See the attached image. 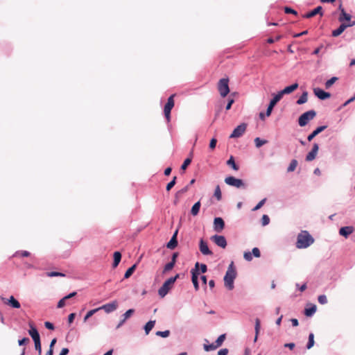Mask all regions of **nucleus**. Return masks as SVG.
Segmentation results:
<instances>
[{
	"label": "nucleus",
	"mask_w": 355,
	"mask_h": 355,
	"mask_svg": "<svg viewBox=\"0 0 355 355\" xmlns=\"http://www.w3.org/2000/svg\"><path fill=\"white\" fill-rule=\"evenodd\" d=\"M316 116V112L311 110L302 114L298 118V124L301 127H304Z\"/></svg>",
	"instance_id": "nucleus-4"
},
{
	"label": "nucleus",
	"mask_w": 355,
	"mask_h": 355,
	"mask_svg": "<svg viewBox=\"0 0 355 355\" xmlns=\"http://www.w3.org/2000/svg\"><path fill=\"white\" fill-rule=\"evenodd\" d=\"M18 254H20L21 257H26L30 256L31 254H30V252L28 251L21 250V251H17L15 253V256H17Z\"/></svg>",
	"instance_id": "nucleus-58"
},
{
	"label": "nucleus",
	"mask_w": 355,
	"mask_h": 355,
	"mask_svg": "<svg viewBox=\"0 0 355 355\" xmlns=\"http://www.w3.org/2000/svg\"><path fill=\"white\" fill-rule=\"evenodd\" d=\"M198 267H200L199 272H200L201 273H205L207 270V266L205 263H199Z\"/></svg>",
	"instance_id": "nucleus-60"
},
{
	"label": "nucleus",
	"mask_w": 355,
	"mask_h": 355,
	"mask_svg": "<svg viewBox=\"0 0 355 355\" xmlns=\"http://www.w3.org/2000/svg\"><path fill=\"white\" fill-rule=\"evenodd\" d=\"M35 349L38 352V355L42 354L41 340H34Z\"/></svg>",
	"instance_id": "nucleus-46"
},
{
	"label": "nucleus",
	"mask_w": 355,
	"mask_h": 355,
	"mask_svg": "<svg viewBox=\"0 0 355 355\" xmlns=\"http://www.w3.org/2000/svg\"><path fill=\"white\" fill-rule=\"evenodd\" d=\"M247 128V124L245 123H242L238 126H236L232 134L230 135V138H239L241 137L244 132H245Z\"/></svg>",
	"instance_id": "nucleus-9"
},
{
	"label": "nucleus",
	"mask_w": 355,
	"mask_h": 355,
	"mask_svg": "<svg viewBox=\"0 0 355 355\" xmlns=\"http://www.w3.org/2000/svg\"><path fill=\"white\" fill-rule=\"evenodd\" d=\"M354 228L353 226H344L339 229V234L345 239L353 233Z\"/></svg>",
	"instance_id": "nucleus-21"
},
{
	"label": "nucleus",
	"mask_w": 355,
	"mask_h": 355,
	"mask_svg": "<svg viewBox=\"0 0 355 355\" xmlns=\"http://www.w3.org/2000/svg\"><path fill=\"white\" fill-rule=\"evenodd\" d=\"M267 142H268L267 140L262 139H261L259 137H256L254 139V144H255V146L257 148H261L262 146L266 144Z\"/></svg>",
	"instance_id": "nucleus-37"
},
{
	"label": "nucleus",
	"mask_w": 355,
	"mask_h": 355,
	"mask_svg": "<svg viewBox=\"0 0 355 355\" xmlns=\"http://www.w3.org/2000/svg\"><path fill=\"white\" fill-rule=\"evenodd\" d=\"M228 352H229L228 349H227V348H223V349H220L218 352L217 355H227V354H228Z\"/></svg>",
	"instance_id": "nucleus-64"
},
{
	"label": "nucleus",
	"mask_w": 355,
	"mask_h": 355,
	"mask_svg": "<svg viewBox=\"0 0 355 355\" xmlns=\"http://www.w3.org/2000/svg\"><path fill=\"white\" fill-rule=\"evenodd\" d=\"M44 326L46 329L49 330H53L55 329L54 324L49 321L44 322Z\"/></svg>",
	"instance_id": "nucleus-62"
},
{
	"label": "nucleus",
	"mask_w": 355,
	"mask_h": 355,
	"mask_svg": "<svg viewBox=\"0 0 355 355\" xmlns=\"http://www.w3.org/2000/svg\"><path fill=\"white\" fill-rule=\"evenodd\" d=\"M299 87L297 83H295L291 85L285 87L282 90L277 92L278 96L282 98L285 94H289L296 90Z\"/></svg>",
	"instance_id": "nucleus-13"
},
{
	"label": "nucleus",
	"mask_w": 355,
	"mask_h": 355,
	"mask_svg": "<svg viewBox=\"0 0 355 355\" xmlns=\"http://www.w3.org/2000/svg\"><path fill=\"white\" fill-rule=\"evenodd\" d=\"M314 242L313 236L306 230L302 231L297 237L296 247L298 249L306 248Z\"/></svg>",
	"instance_id": "nucleus-1"
},
{
	"label": "nucleus",
	"mask_w": 355,
	"mask_h": 355,
	"mask_svg": "<svg viewBox=\"0 0 355 355\" xmlns=\"http://www.w3.org/2000/svg\"><path fill=\"white\" fill-rule=\"evenodd\" d=\"M170 331L169 330H165V331H157L155 333V335L162 338H167L170 336Z\"/></svg>",
	"instance_id": "nucleus-41"
},
{
	"label": "nucleus",
	"mask_w": 355,
	"mask_h": 355,
	"mask_svg": "<svg viewBox=\"0 0 355 355\" xmlns=\"http://www.w3.org/2000/svg\"><path fill=\"white\" fill-rule=\"evenodd\" d=\"M308 100V92L304 91L300 97L297 100L296 103L297 105H302L307 102Z\"/></svg>",
	"instance_id": "nucleus-30"
},
{
	"label": "nucleus",
	"mask_w": 355,
	"mask_h": 355,
	"mask_svg": "<svg viewBox=\"0 0 355 355\" xmlns=\"http://www.w3.org/2000/svg\"><path fill=\"white\" fill-rule=\"evenodd\" d=\"M189 189V185L185 186L184 187H183L182 189H181L180 190L177 191V193H175L176 197L178 198V196H180L182 194L187 192Z\"/></svg>",
	"instance_id": "nucleus-54"
},
{
	"label": "nucleus",
	"mask_w": 355,
	"mask_h": 355,
	"mask_svg": "<svg viewBox=\"0 0 355 355\" xmlns=\"http://www.w3.org/2000/svg\"><path fill=\"white\" fill-rule=\"evenodd\" d=\"M338 10H340V13L338 17V21L341 23H345L347 21H350L352 19V15L349 13H347L345 12V10L343 7L342 3H340L338 6Z\"/></svg>",
	"instance_id": "nucleus-14"
},
{
	"label": "nucleus",
	"mask_w": 355,
	"mask_h": 355,
	"mask_svg": "<svg viewBox=\"0 0 355 355\" xmlns=\"http://www.w3.org/2000/svg\"><path fill=\"white\" fill-rule=\"evenodd\" d=\"M227 164L234 171H238L239 169V166L236 164L234 157L232 155H231L227 161Z\"/></svg>",
	"instance_id": "nucleus-31"
},
{
	"label": "nucleus",
	"mask_w": 355,
	"mask_h": 355,
	"mask_svg": "<svg viewBox=\"0 0 355 355\" xmlns=\"http://www.w3.org/2000/svg\"><path fill=\"white\" fill-rule=\"evenodd\" d=\"M297 164L298 162L296 159H292L288 167L287 168V172L290 173L294 171L297 166Z\"/></svg>",
	"instance_id": "nucleus-36"
},
{
	"label": "nucleus",
	"mask_w": 355,
	"mask_h": 355,
	"mask_svg": "<svg viewBox=\"0 0 355 355\" xmlns=\"http://www.w3.org/2000/svg\"><path fill=\"white\" fill-rule=\"evenodd\" d=\"M46 276L53 277H64L65 275L60 272L57 271H51L46 272Z\"/></svg>",
	"instance_id": "nucleus-45"
},
{
	"label": "nucleus",
	"mask_w": 355,
	"mask_h": 355,
	"mask_svg": "<svg viewBox=\"0 0 355 355\" xmlns=\"http://www.w3.org/2000/svg\"><path fill=\"white\" fill-rule=\"evenodd\" d=\"M338 78L336 76L331 77L330 79L327 80L325 83V88L329 89L336 80H338Z\"/></svg>",
	"instance_id": "nucleus-38"
},
{
	"label": "nucleus",
	"mask_w": 355,
	"mask_h": 355,
	"mask_svg": "<svg viewBox=\"0 0 355 355\" xmlns=\"http://www.w3.org/2000/svg\"><path fill=\"white\" fill-rule=\"evenodd\" d=\"M180 277V274H176L174 277H171L166 279L162 286L158 290V295L160 297H164L172 288L174 283Z\"/></svg>",
	"instance_id": "nucleus-3"
},
{
	"label": "nucleus",
	"mask_w": 355,
	"mask_h": 355,
	"mask_svg": "<svg viewBox=\"0 0 355 355\" xmlns=\"http://www.w3.org/2000/svg\"><path fill=\"white\" fill-rule=\"evenodd\" d=\"M177 177L174 176L173 179L167 184L166 187V189L167 191H169L176 184Z\"/></svg>",
	"instance_id": "nucleus-43"
},
{
	"label": "nucleus",
	"mask_w": 355,
	"mask_h": 355,
	"mask_svg": "<svg viewBox=\"0 0 355 355\" xmlns=\"http://www.w3.org/2000/svg\"><path fill=\"white\" fill-rule=\"evenodd\" d=\"M314 94L320 99V100H326L331 97V94L328 92H325L321 88L316 87L313 89Z\"/></svg>",
	"instance_id": "nucleus-15"
},
{
	"label": "nucleus",
	"mask_w": 355,
	"mask_h": 355,
	"mask_svg": "<svg viewBox=\"0 0 355 355\" xmlns=\"http://www.w3.org/2000/svg\"><path fill=\"white\" fill-rule=\"evenodd\" d=\"M225 182L231 187L237 189H246L247 186L244 181L241 179L236 178L234 176H227L225 178Z\"/></svg>",
	"instance_id": "nucleus-5"
},
{
	"label": "nucleus",
	"mask_w": 355,
	"mask_h": 355,
	"mask_svg": "<svg viewBox=\"0 0 355 355\" xmlns=\"http://www.w3.org/2000/svg\"><path fill=\"white\" fill-rule=\"evenodd\" d=\"M282 99L277 94H273L272 98L270 101V103L266 109V114L267 116H269L276 104Z\"/></svg>",
	"instance_id": "nucleus-12"
},
{
	"label": "nucleus",
	"mask_w": 355,
	"mask_h": 355,
	"mask_svg": "<svg viewBox=\"0 0 355 355\" xmlns=\"http://www.w3.org/2000/svg\"><path fill=\"white\" fill-rule=\"evenodd\" d=\"M236 277V271L234 266V262L232 261L227 268V270L224 276V284L225 287L232 291L234 288V282Z\"/></svg>",
	"instance_id": "nucleus-2"
},
{
	"label": "nucleus",
	"mask_w": 355,
	"mask_h": 355,
	"mask_svg": "<svg viewBox=\"0 0 355 355\" xmlns=\"http://www.w3.org/2000/svg\"><path fill=\"white\" fill-rule=\"evenodd\" d=\"M225 221L221 217H216L214 219V230L216 232H221L225 228Z\"/></svg>",
	"instance_id": "nucleus-16"
},
{
	"label": "nucleus",
	"mask_w": 355,
	"mask_h": 355,
	"mask_svg": "<svg viewBox=\"0 0 355 355\" xmlns=\"http://www.w3.org/2000/svg\"><path fill=\"white\" fill-rule=\"evenodd\" d=\"M266 202V198L262 199L261 201H259L258 202V204L255 207H254L252 208V211H257L258 209H261V207L265 204Z\"/></svg>",
	"instance_id": "nucleus-49"
},
{
	"label": "nucleus",
	"mask_w": 355,
	"mask_h": 355,
	"mask_svg": "<svg viewBox=\"0 0 355 355\" xmlns=\"http://www.w3.org/2000/svg\"><path fill=\"white\" fill-rule=\"evenodd\" d=\"M98 311V308L89 311L84 317V321L86 322L90 317H92L94 313H96Z\"/></svg>",
	"instance_id": "nucleus-44"
},
{
	"label": "nucleus",
	"mask_w": 355,
	"mask_h": 355,
	"mask_svg": "<svg viewBox=\"0 0 355 355\" xmlns=\"http://www.w3.org/2000/svg\"><path fill=\"white\" fill-rule=\"evenodd\" d=\"M317 311V306L314 304H308L307 307L304 310V314L306 317H312Z\"/></svg>",
	"instance_id": "nucleus-22"
},
{
	"label": "nucleus",
	"mask_w": 355,
	"mask_h": 355,
	"mask_svg": "<svg viewBox=\"0 0 355 355\" xmlns=\"http://www.w3.org/2000/svg\"><path fill=\"white\" fill-rule=\"evenodd\" d=\"M216 144L217 139L215 138H212L209 142V148L214 149L216 148Z\"/></svg>",
	"instance_id": "nucleus-63"
},
{
	"label": "nucleus",
	"mask_w": 355,
	"mask_h": 355,
	"mask_svg": "<svg viewBox=\"0 0 355 355\" xmlns=\"http://www.w3.org/2000/svg\"><path fill=\"white\" fill-rule=\"evenodd\" d=\"M218 89L221 97L225 98L230 93L229 79L227 78H221L218 84Z\"/></svg>",
	"instance_id": "nucleus-6"
},
{
	"label": "nucleus",
	"mask_w": 355,
	"mask_h": 355,
	"mask_svg": "<svg viewBox=\"0 0 355 355\" xmlns=\"http://www.w3.org/2000/svg\"><path fill=\"white\" fill-rule=\"evenodd\" d=\"M226 335L225 334L220 335L218 338L216 340L214 343L216 344V347H219L220 345H222L223 343L225 340Z\"/></svg>",
	"instance_id": "nucleus-39"
},
{
	"label": "nucleus",
	"mask_w": 355,
	"mask_h": 355,
	"mask_svg": "<svg viewBox=\"0 0 355 355\" xmlns=\"http://www.w3.org/2000/svg\"><path fill=\"white\" fill-rule=\"evenodd\" d=\"M252 252H249V251H247V252H245L244 254H243V258L248 261H250L252 260Z\"/></svg>",
	"instance_id": "nucleus-56"
},
{
	"label": "nucleus",
	"mask_w": 355,
	"mask_h": 355,
	"mask_svg": "<svg viewBox=\"0 0 355 355\" xmlns=\"http://www.w3.org/2000/svg\"><path fill=\"white\" fill-rule=\"evenodd\" d=\"M327 128V125H320L317 127L311 134L308 135L307 140L309 141H311L314 139V137H315L318 134L324 131Z\"/></svg>",
	"instance_id": "nucleus-24"
},
{
	"label": "nucleus",
	"mask_w": 355,
	"mask_h": 355,
	"mask_svg": "<svg viewBox=\"0 0 355 355\" xmlns=\"http://www.w3.org/2000/svg\"><path fill=\"white\" fill-rule=\"evenodd\" d=\"M121 253L119 251H116L113 254V263H112V268H116L121 260Z\"/></svg>",
	"instance_id": "nucleus-27"
},
{
	"label": "nucleus",
	"mask_w": 355,
	"mask_h": 355,
	"mask_svg": "<svg viewBox=\"0 0 355 355\" xmlns=\"http://www.w3.org/2000/svg\"><path fill=\"white\" fill-rule=\"evenodd\" d=\"M199 248L201 253L204 255H211L213 254L212 251L209 250L207 243L202 239L200 241Z\"/></svg>",
	"instance_id": "nucleus-19"
},
{
	"label": "nucleus",
	"mask_w": 355,
	"mask_h": 355,
	"mask_svg": "<svg viewBox=\"0 0 355 355\" xmlns=\"http://www.w3.org/2000/svg\"><path fill=\"white\" fill-rule=\"evenodd\" d=\"M178 244V239H175V237H171L170 241L166 243V248L173 250L177 247Z\"/></svg>",
	"instance_id": "nucleus-32"
},
{
	"label": "nucleus",
	"mask_w": 355,
	"mask_h": 355,
	"mask_svg": "<svg viewBox=\"0 0 355 355\" xmlns=\"http://www.w3.org/2000/svg\"><path fill=\"white\" fill-rule=\"evenodd\" d=\"M199 262H196L195 264V268L191 269V281L193 284L194 288L196 291H198L199 289V282H198V276L200 275L199 269H198Z\"/></svg>",
	"instance_id": "nucleus-8"
},
{
	"label": "nucleus",
	"mask_w": 355,
	"mask_h": 355,
	"mask_svg": "<svg viewBox=\"0 0 355 355\" xmlns=\"http://www.w3.org/2000/svg\"><path fill=\"white\" fill-rule=\"evenodd\" d=\"M201 207L200 200L195 202L192 206L190 213L192 216H196L199 214L200 209Z\"/></svg>",
	"instance_id": "nucleus-28"
},
{
	"label": "nucleus",
	"mask_w": 355,
	"mask_h": 355,
	"mask_svg": "<svg viewBox=\"0 0 355 355\" xmlns=\"http://www.w3.org/2000/svg\"><path fill=\"white\" fill-rule=\"evenodd\" d=\"M155 324V320H149L146 324L144 326V329L146 335L149 334L150 331L153 329Z\"/></svg>",
	"instance_id": "nucleus-29"
},
{
	"label": "nucleus",
	"mask_w": 355,
	"mask_h": 355,
	"mask_svg": "<svg viewBox=\"0 0 355 355\" xmlns=\"http://www.w3.org/2000/svg\"><path fill=\"white\" fill-rule=\"evenodd\" d=\"M270 223V218L268 215L263 214L261 218V224L263 226H266Z\"/></svg>",
	"instance_id": "nucleus-50"
},
{
	"label": "nucleus",
	"mask_w": 355,
	"mask_h": 355,
	"mask_svg": "<svg viewBox=\"0 0 355 355\" xmlns=\"http://www.w3.org/2000/svg\"><path fill=\"white\" fill-rule=\"evenodd\" d=\"M281 38H282L281 35H277V36H276L275 38L269 37V38L267 39V42L268 44H272V43H274L276 41H279Z\"/></svg>",
	"instance_id": "nucleus-61"
},
{
	"label": "nucleus",
	"mask_w": 355,
	"mask_h": 355,
	"mask_svg": "<svg viewBox=\"0 0 355 355\" xmlns=\"http://www.w3.org/2000/svg\"><path fill=\"white\" fill-rule=\"evenodd\" d=\"M318 301L320 304H326L328 302L327 297L325 295H320L318 297Z\"/></svg>",
	"instance_id": "nucleus-48"
},
{
	"label": "nucleus",
	"mask_w": 355,
	"mask_h": 355,
	"mask_svg": "<svg viewBox=\"0 0 355 355\" xmlns=\"http://www.w3.org/2000/svg\"><path fill=\"white\" fill-rule=\"evenodd\" d=\"M319 150V145L317 143L313 144L311 150L306 155L305 160L306 162H311L315 159L318 151Z\"/></svg>",
	"instance_id": "nucleus-17"
},
{
	"label": "nucleus",
	"mask_w": 355,
	"mask_h": 355,
	"mask_svg": "<svg viewBox=\"0 0 355 355\" xmlns=\"http://www.w3.org/2000/svg\"><path fill=\"white\" fill-rule=\"evenodd\" d=\"M29 341L30 339L28 337H24L18 340V344L19 346L26 345Z\"/></svg>",
	"instance_id": "nucleus-57"
},
{
	"label": "nucleus",
	"mask_w": 355,
	"mask_h": 355,
	"mask_svg": "<svg viewBox=\"0 0 355 355\" xmlns=\"http://www.w3.org/2000/svg\"><path fill=\"white\" fill-rule=\"evenodd\" d=\"M214 197H215L218 201L222 199V193L219 185H217L215 188Z\"/></svg>",
	"instance_id": "nucleus-35"
},
{
	"label": "nucleus",
	"mask_w": 355,
	"mask_h": 355,
	"mask_svg": "<svg viewBox=\"0 0 355 355\" xmlns=\"http://www.w3.org/2000/svg\"><path fill=\"white\" fill-rule=\"evenodd\" d=\"M5 303L14 309H19L21 307L20 303L13 295H11Z\"/></svg>",
	"instance_id": "nucleus-25"
},
{
	"label": "nucleus",
	"mask_w": 355,
	"mask_h": 355,
	"mask_svg": "<svg viewBox=\"0 0 355 355\" xmlns=\"http://www.w3.org/2000/svg\"><path fill=\"white\" fill-rule=\"evenodd\" d=\"M118 307V302L116 300H114L110 303H107L103 304V306L98 307L99 310H104L105 313H110L115 310H116Z\"/></svg>",
	"instance_id": "nucleus-11"
},
{
	"label": "nucleus",
	"mask_w": 355,
	"mask_h": 355,
	"mask_svg": "<svg viewBox=\"0 0 355 355\" xmlns=\"http://www.w3.org/2000/svg\"><path fill=\"white\" fill-rule=\"evenodd\" d=\"M192 159L191 157H187L184 159V162L181 165V170L184 171L187 169L188 166L191 163Z\"/></svg>",
	"instance_id": "nucleus-42"
},
{
	"label": "nucleus",
	"mask_w": 355,
	"mask_h": 355,
	"mask_svg": "<svg viewBox=\"0 0 355 355\" xmlns=\"http://www.w3.org/2000/svg\"><path fill=\"white\" fill-rule=\"evenodd\" d=\"M136 268H137L136 264H133L132 266L128 268L124 274V279L129 278L133 274V272L135 271Z\"/></svg>",
	"instance_id": "nucleus-33"
},
{
	"label": "nucleus",
	"mask_w": 355,
	"mask_h": 355,
	"mask_svg": "<svg viewBox=\"0 0 355 355\" xmlns=\"http://www.w3.org/2000/svg\"><path fill=\"white\" fill-rule=\"evenodd\" d=\"M261 327V322L259 318L255 319L254 330L257 335H259Z\"/></svg>",
	"instance_id": "nucleus-52"
},
{
	"label": "nucleus",
	"mask_w": 355,
	"mask_h": 355,
	"mask_svg": "<svg viewBox=\"0 0 355 355\" xmlns=\"http://www.w3.org/2000/svg\"><path fill=\"white\" fill-rule=\"evenodd\" d=\"M347 28V25H345V23H341L340 25L338 26V28L333 30L331 32V35L334 37H336L341 35L345 30Z\"/></svg>",
	"instance_id": "nucleus-26"
},
{
	"label": "nucleus",
	"mask_w": 355,
	"mask_h": 355,
	"mask_svg": "<svg viewBox=\"0 0 355 355\" xmlns=\"http://www.w3.org/2000/svg\"><path fill=\"white\" fill-rule=\"evenodd\" d=\"M316 15H320V16L323 15L322 7L321 6H318L316 8H315L314 9H313L312 10L306 12L305 15H304L303 17L304 18H311V17L315 16Z\"/></svg>",
	"instance_id": "nucleus-20"
},
{
	"label": "nucleus",
	"mask_w": 355,
	"mask_h": 355,
	"mask_svg": "<svg viewBox=\"0 0 355 355\" xmlns=\"http://www.w3.org/2000/svg\"><path fill=\"white\" fill-rule=\"evenodd\" d=\"M30 329L28 334L32 338L33 340H37L40 339V336L37 328L31 323L29 324Z\"/></svg>",
	"instance_id": "nucleus-23"
},
{
	"label": "nucleus",
	"mask_w": 355,
	"mask_h": 355,
	"mask_svg": "<svg viewBox=\"0 0 355 355\" xmlns=\"http://www.w3.org/2000/svg\"><path fill=\"white\" fill-rule=\"evenodd\" d=\"M252 254L254 257L259 258L261 257V252L258 248L255 247V248H252Z\"/></svg>",
	"instance_id": "nucleus-55"
},
{
	"label": "nucleus",
	"mask_w": 355,
	"mask_h": 355,
	"mask_svg": "<svg viewBox=\"0 0 355 355\" xmlns=\"http://www.w3.org/2000/svg\"><path fill=\"white\" fill-rule=\"evenodd\" d=\"M175 263H172L171 261L167 263L165 266H164V270H163V273H165L168 271H170L171 270L174 266H175Z\"/></svg>",
	"instance_id": "nucleus-47"
},
{
	"label": "nucleus",
	"mask_w": 355,
	"mask_h": 355,
	"mask_svg": "<svg viewBox=\"0 0 355 355\" xmlns=\"http://www.w3.org/2000/svg\"><path fill=\"white\" fill-rule=\"evenodd\" d=\"M211 239L216 245L222 248H225L227 245V240L223 235L215 234L211 236Z\"/></svg>",
	"instance_id": "nucleus-10"
},
{
	"label": "nucleus",
	"mask_w": 355,
	"mask_h": 355,
	"mask_svg": "<svg viewBox=\"0 0 355 355\" xmlns=\"http://www.w3.org/2000/svg\"><path fill=\"white\" fill-rule=\"evenodd\" d=\"M234 103V98H229L227 101V103L225 107L226 110H229L231 109L232 104Z\"/></svg>",
	"instance_id": "nucleus-59"
},
{
	"label": "nucleus",
	"mask_w": 355,
	"mask_h": 355,
	"mask_svg": "<svg viewBox=\"0 0 355 355\" xmlns=\"http://www.w3.org/2000/svg\"><path fill=\"white\" fill-rule=\"evenodd\" d=\"M135 309H130L128 310H127L122 315H121V318L119 321V322L118 323V324L116 325V329H119L120 327H121L124 323L125 322V321L135 313Z\"/></svg>",
	"instance_id": "nucleus-18"
},
{
	"label": "nucleus",
	"mask_w": 355,
	"mask_h": 355,
	"mask_svg": "<svg viewBox=\"0 0 355 355\" xmlns=\"http://www.w3.org/2000/svg\"><path fill=\"white\" fill-rule=\"evenodd\" d=\"M355 98L354 96L349 98L347 101H346L343 104H342L340 106L338 107V111L341 110L343 107L351 103L352 102L354 101Z\"/></svg>",
	"instance_id": "nucleus-51"
},
{
	"label": "nucleus",
	"mask_w": 355,
	"mask_h": 355,
	"mask_svg": "<svg viewBox=\"0 0 355 355\" xmlns=\"http://www.w3.org/2000/svg\"><path fill=\"white\" fill-rule=\"evenodd\" d=\"M203 348H204L205 351L210 352V351H213V350L216 349V348H218V347H216V344L214 343H213L211 344H204Z\"/></svg>",
	"instance_id": "nucleus-40"
},
{
	"label": "nucleus",
	"mask_w": 355,
	"mask_h": 355,
	"mask_svg": "<svg viewBox=\"0 0 355 355\" xmlns=\"http://www.w3.org/2000/svg\"><path fill=\"white\" fill-rule=\"evenodd\" d=\"M284 10L286 14H293L295 15H297V12L291 7L286 6L284 7Z\"/></svg>",
	"instance_id": "nucleus-53"
},
{
	"label": "nucleus",
	"mask_w": 355,
	"mask_h": 355,
	"mask_svg": "<svg viewBox=\"0 0 355 355\" xmlns=\"http://www.w3.org/2000/svg\"><path fill=\"white\" fill-rule=\"evenodd\" d=\"M174 94L171 95L168 99L167 102L164 105V114L167 122L168 123L171 120V110L174 107Z\"/></svg>",
	"instance_id": "nucleus-7"
},
{
	"label": "nucleus",
	"mask_w": 355,
	"mask_h": 355,
	"mask_svg": "<svg viewBox=\"0 0 355 355\" xmlns=\"http://www.w3.org/2000/svg\"><path fill=\"white\" fill-rule=\"evenodd\" d=\"M315 344V341H314V334L313 333H310L309 335V340H308V343L306 344V349H310L311 347H313Z\"/></svg>",
	"instance_id": "nucleus-34"
}]
</instances>
